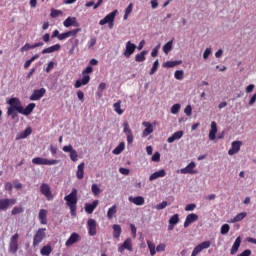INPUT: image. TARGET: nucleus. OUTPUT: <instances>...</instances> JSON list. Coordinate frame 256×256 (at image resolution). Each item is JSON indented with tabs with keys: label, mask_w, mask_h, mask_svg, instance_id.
<instances>
[{
	"label": "nucleus",
	"mask_w": 256,
	"mask_h": 256,
	"mask_svg": "<svg viewBox=\"0 0 256 256\" xmlns=\"http://www.w3.org/2000/svg\"><path fill=\"white\" fill-rule=\"evenodd\" d=\"M9 107H12L17 110L20 115H31L33 113V110L35 109L36 105L35 103L28 104L25 108H23V105H21V100L19 98H11L7 101Z\"/></svg>",
	"instance_id": "f257e3e1"
},
{
	"label": "nucleus",
	"mask_w": 256,
	"mask_h": 256,
	"mask_svg": "<svg viewBox=\"0 0 256 256\" xmlns=\"http://www.w3.org/2000/svg\"><path fill=\"white\" fill-rule=\"evenodd\" d=\"M66 205L69 206L70 215L72 217L77 216V189L73 188L71 193L64 197Z\"/></svg>",
	"instance_id": "f03ea898"
},
{
	"label": "nucleus",
	"mask_w": 256,
	"mask_h": 256,
	"mask_svg": "<svg viewBox=\"0 0 256 256\" xmlns=\"http://www.w3.org/2000/svg\"><path fill=\"white\" fill-rule=\"evenodd\" d=\"M89 73H93V67L91 65L87 66L85 70H83L82 79L76 80L74 84L75 89H79L80 87H83V85H88V83L91 81V76H89Z\"/></svg>",
	"instance_id": "7ed1b4c3"
},
{
	"label": "nucleus",
	"mask_w": 256,
	"mask_h": 256,
	"mask_svg": "<svg viewBox=\"0 0 256 256\" xmlns=\"http://www.w3.org/2000/svg\"><path fill=\"white\" fill-rule=\"evenodd\" d=\"M47 228H39L33 237V247H37L47 237Z\"/></svg>",
	"instance_id": "20e7f679"
},
{
	"label": "nucleus",
	"mask_w": 256,
	"mask_h": 256,
	"mask_svg": "<svg viewBox=\"0 0 256 256\" xmlns=\"http://www.w3.org/2000/svg\"><path fill=\"white\" fill-rule=\"evenodd\" d=\"M117 10L112 11L108 15H106L102 20L99 21V25H109V29H113V23L115 21V17H117Z\"/></svg>",
	"instance_id": "39448f33"
},
{
	"label": "nucleus",
	"mask_w": 256,
	"mask_h": 256,
	"mask_svg": "<svg viewBox=\"0 0 256 256\" xmlns=\"http://www.w3.org/2000/svg\"><path fill=\"white\" fill-rule=\"evenodd\" d=\"M8 251L12 254H15L17 251H19V234L16 233L10 238Z\"/></svg>",
	"instance_id": "423d86ee"
},
{
	"label": "nucleus",
	"mask_w": 256,
	"mask_h": 256,
	"mask_svg": "<svg viewBox=\"0 0 256 256\" xmlns=\"http://www.w3.org/2000/svg\"><path fill=\"white\" fill-rule=\"evenodd\" d=\"M33 165H57L59 160H49L47 158L36 157L32 159Z\"/></svg>",
	"instance_id": "0eeeda50"
},
{
	"label": "nucleus",
	"mask_w": 256,
	"mask_h": 256,
	"mask_svg": "<svg viewBox=\"0 0 256 256\" xmlns=\"http://www.w3.org/2000/svg\"><path fill=\"white\" fill-rule=\"evenodd\" d=\"M40 193L46 197L47 201H53V193L51 187L47 183H42L40 186Z\"/></svg>",
	"instance_id": "6e6552de"
},
{
	"label": "nucleus",
	"mask_w": 256,
	"mask_h": 256,
	"mask_svg": "<svg viewBox=\"0 0 256 256\" xmlns=\"http://www.w3.org/2000/svg\"><path fill=\"white\" fill-rule=\"evenodd\" d=\"M17 200L15 198L0 199V211H7L11 205H15Z\"/></svg>",
	"instance_id": "1a4fd4ad"
},
{
	"label": "nucleus",
	"mask_w": 256,
	"mask_h": 256,
	"mask_svg": "<svg viewBox=\"0 0 256 256\" xmlns=\"http://www.w3.org/2000/svg\"><path fill=\"white\" fill-rule=\"evenodd\" d=\"M209 247H211V241L201 242L193 249L191 256H197L203 249H209Z\"/></svg>",
	"instance_id": "9d476101"
},
{
	"label": "nucleus",
	"mask_w": 256,
	"mask_h": 256,
	"mask_svg": "<svg viewBox=\"0 0 256 256\" xmlns=\"http://www.w3.org/2000/svg\"><path fill=\"white\" fill-rule=\"evenodd\" d=\"M87 225H88V235H90V237H95V235H97V221H95V219H88L87 221Z\"/></svg>",
	"instance_id": "9b49d317"
},
{
	"label": "nucleus",
	"mask_w": 256,
	"mask_h": 256,
	"mask_svg": "<svg viewBox=\"0 0 256 256\" xmlns=\"http://www.w3.org/2000/svg\"><path fill=\"white\" fill-rule=\"evenodd\" d=\"M195 167V162H190L185 168L180 170V173H182V175H197V170H195Z\"/></svg>",
	"instance_id": "f8f14e48"
},
{
	"label": "nucleus",
	"mask_w": 256,
	"mask_h": 256,
	"mask_svg": "<svg viewBox=\"0 0 256 256\" xmlns=\"http://www.w3.org/2000/svg\"><path fill=\"white\" fill-rule=\"evenodd\" d=\"M47 90L45 88L36 89L30 96V101H39L42 97L45 96Z\"/></svg>",
	"instance_id": "ddd939ff"
},
{
	"label": "nucleus",
	"mask_w": 256,
	"mask_h": 256,
	"mask_svg": "<svg viewBox=\"0 0 256 256\" xmlns=\"http://www.w3.org/2000/svg\"><path fill=\"white\" fill-rule=\"evenodd\" d=\"M137 49V45H135L134 43H132L131 41H128L126 43V49L123 53L124 57H126L127 59H129V57H131L134 53L135 50Z\"/></svg>",
	"instance_id": "4468645a"
},
{
	"label": "nucleus",
	"mask_w": 256,
	"mask_h": 256,
	"mask_svg": "<svg viewBox=\"0 0 256 256\" xmlns=\"http://www.w3.org/2000/svg\"><path fill=\"white\" fill-rule=\"evenodd\" d=\"M125 250L133 251V241L131 238H127L122 245L118 247V252L123 253Z\"/></svg>",
	"instance_id": "2eb2a0df"
},
{
	"label": "nucleus",
	"mask_w": 256,
	"mask_h": 256,
	"mask_svg": "<svg viewBox=\"0 0 256 256\" xmlns=\"http://www.w3.org/2000/svg\"><path fill=\"white\" fill-rule=\"evenodd\" d=\"M80 239H81V236L77 234V232H73L65 242V245L66 247H71V245H75V243H78Z\"/></svg>",
	"instance_id": "dca6fc26"
},
{
	"label": "nucleus",
	"mask_w": 256,
	"mask_h": 256,
	"mask_svg": "<svg viewBox=\"0 0 256 256\" xmlns=\"http://www.w3.org/2000/svg\"><path fill=\"white\" fill-rule=\"evenodd\" d=\"M242 145H243V142L241 141L232 142L231 149L228 151V155H236V153H239V151H241Z\"/></svg>",
	"instance_id": "f3484780"
},
{
	"label": "nucleus",
	"mask_w": 256,
	"mask_h": 256,
	"mask_svg": "<svg viewBox=\"0 0 256 256\" xmlns=\"http://www.w3.org/2000/svg\"><path fill=\"white\" fill-rule=\"evenodd\" d=\"M199 219V216L195 213H191L189 214L186 219H185V222H184V227L185 229H187V227H189V225H191V223H195V221H198Z\"/></svg>",
	"instance_id": "a211bd4d"
},
{
	"label": "nucleus",
	"mask_w": 256,
	"mask_h": 256,
	"mask_svg": "<svg viewBox=\"0 0 256 256\" xmlns=\"http://www.w3.org/2000/svg\"><path fill=\"white\" fill-rule=\"evenodd\" d=\"M64 27H79V23H77V18L76 17H68L66 20L63 22Z\"/></svg>",
	"instance_id": "6ab92c4d"
},
{
	"label": "nucleus",
	"mask_w": 256,
	"mask_h": 256,
	"mask_svg": "<svg viewBox=\"0 0 256 256\" xmlns=\"http://www.w3.org/2000/svg\"><path fill=\"white\" fill-rule=\"evenodd\" d=\"M216 137H217V122L213 121V122H211L209 139H210V141H215Z\"/></svg>",
	"instance_id": "aec40b11"
},
{
	"label": "nucleus",
	"mask_w": 256,
	"mask_h": 256,
	"mask_svg": "<svg viewBox=\"0 0 256 256\" xmlns=\"http://www.w3.org/2000/svg\"><path fill=\"white\" fill-rule=\"evenodd\" d=\"M142 125H143V127H146L142 133L143 137H147V136L151 135V133H153V124H151L149 122H143Z\"/></svg>",
	"instance_id": "412c9836"
},
{
	"label": "nucleus",
	"mask_w": 256,
	"mask_h": 256,
	"mask_svg": "<svg viewBox=\"0 0 256 256\" xmlns=\"http://www.w3.org/2000/svg\"><path fill=\"white\" fill-rule=\"evenodd\" d=\"M129 201L130 203H134V205H137V206L145 205V198H143V196H136V197L130 196Z\"/></svg>",
	"instance_id": "4be33fe9"
},
{
	"label": "nucleus",
	"mask_w": 256,
	"mask_h": 256,
	"mask_svg": "<svg viewBox=\"0 0 256 256\" xmlns=\"http://www.w3.org/2000/svg\"><path fill=\"white\" fill-rule=\"evenodd\" d=\"M47 213H48L47 210L40 209L38 213V219L41 225H47Z\"/></svg>",
	"instance_id": "5701e85b"
},
{
	"label": "nucleus",
	"mask_w": 256,
	"mask_h": 256,
	"mask_svg": "<svg viewBox=\"0 0 256 256\" xmlns=\"http://www.w3.org/2000/svg\"><path fill=\"white\" fill-rule=\"evenodd\" d=\"M60 50H61V44H55L53 46L43 49L42 55H46L47 53H55L56 51H60Z\"/></svg>",
	"instance_id": "b1692460"
},
{
	"label": "nucleus",
	"mask_w": 256,
	"mask_h": 256,
	"mask_svg": "<svg viewBox=\"0 0 256 256\" xmlns=\"http://www.w3.org/2000/svg\"><path fill=\"white\" fill-rule=\"evenodd\" d=\"M97 205H99V200H94L92 202V204H86L85 205V211L86 213H88L89 215H91V213H93L95 211V209H97Z\"/></svg>",
	"instance_id": "393cba45"
},
{
	"label": "nucleus",
	"mask_w": 256,
	"mask_h": 256,
	"mask_svg": "<svg viewBox=\"0 0 256 256\" xmlns=\"http://www.w3.org/2000/svg\"><path fill=\"white\" fill-rule=\"evenodd\" d=\"M167 172L164 169L159 170L158 172H154L150 175L149 181H155V179H159V177H165Z\"/></svg>",
	"instance_id": "a878e982"
},
{
	"label": "nucleus",
	"mask_w": 256,
	"mask_h": 256,
	"mask_svg": "<svg viewBox=\"0 0 256 256\" xmlns=\"http://www.w3.org/2000/svg\"><path fill=\"white\" fill-rule=\"evenodd\" d=\"M76 177H77V179H83L85 177V163L84 162H82L78 165Z\"/></svg>",
	"instance_id": "bb28decb"
},
{
	"label": "nucleus",
	"mask_w": 256,
	"mask_h": 256,
	"mask_svg": "<svg viewBox=\"0 0 256 256\" xmlns=\"http://www.w3.org/2000/svg\"><path fill=\"white\" fill-rule=\"evenodd\" d=\"M31 133H33V129H31V127H28L22 133L17 135L16 140L19 141V139H27V137H29Z\"/></svg>",
	"instance_id": "cd10ccee"
},
{
	"label": "nucleus",
	"mask_w": 256,
	"mask_h": 256,
	"mask_svg": "<svg viewBox=\"0 0 256 256\" xmlns=\"http://www.w3.org/2000/svg\"><path fill=\"white\" fill-rule=\"evenodd\" d=\"M183 137V131H177L172 136H170L167 141L168 143H174V141H179Z\"/></svg>",
	"instance_id": "c85d7f7f"
},
{
	"label": "nucleus",
	"mask_w": 256,
	"mask_h": 256,
	"mask_svg": "<svg viewBox=\"0 0 256 256\" xmlns=\"http://www.w3.org/2000/svg\"><path fill=\"white\" fill-rule=\"evenodd\" d=\"M239 247H241V237H237L232 248H231V255H235V253H237V251H239Z\"/></svg>",
	"instance_id": "c756f323"
},
{
	"label": "nucleus",
	"mask_w": 256,
	"mask_h": 256,
	"mask_svg": "<svg viewBox=\"0 0 256 256\" xmlns=\"http://www.w3.org/2000/svg\"><path fill=\"white\" fill-rule=\"evenodd\" d=\"M112 228H113V238L114 239H119V237H121V233H122L121 225L114 224L112 226Z\"/></svg>",
	"instance_id": "7c9ffc66"
},
{
	"label": "nucleus",
	"mask_w": 256,
	"mask_h": 256,
	"mask_svg": "<svg viewBox=\"0 0 256 256\" xmlns=\"http://www.w3.org/2000/svg\"><path fill=\"white\" fill-rule=\"evenodd\" d=\"M246 217H247V212H241L237 214L233 219L228 221V223H239V221H243V219Z\"/></svg>",
	"instance_id": "2f4dec72"
},
{
	"label": "nucleus",
	"mask_w": 256,
	"mask_h": 256,
	"mask_svg": "<svg viewBox=\"0 0 256 256\" xmlns=\"http://www.w3.org/2000/svg\"><path fill=\"white\" fill-rule=\"evenodd\" d=\"M53 252L51 245H45L41 248L40 253L41 255L49 256Z\"/></svg>",
	"instance_id": "473e14b6"
},
{
	"label": "nucleus",
	"mask_w": 256,
	"mask_h": 256,
	"mask_svg": "<svg viewBox=\"0 0 256 256\" xmlns=\"http://www.w3.org/2000/svg\"><path fill=\"white\" fill-rule=\"evenodd\" d=\"M116 214H117V205H113L108 209L107 218L111 220L113 219V217H115Z\"/></svg>",
	"instance_id": "72a5a7b5"
},
{
	"label": "nucleus",
	"mask_w": 256,
	"mask_h": 256,
	"mask_svg": "<svg viewBox=\"0 0 256 256\" xmlns=\"http://www.w3.org/2000/svg\"><path fill=\"white\" fill-rule=\"evenodd\" d=\"M18 111H17V108H13L11 106L8 107V110H7V115L8 117H11V119H15L18 115Z\"/></svg>",
	"instance_id": "f704fd0d"
},
{
	"label": "nucleus",
	"mask_w": 256,
	"mask_h": 256,
	"mask_svg": "<svg viewBox=\"0 0 256 256\" xmlns=\"http://www.w3.org/2000/svg\"><path fill=\"white\" fill-rule=\"evenodd\" d=\"M147 246L150 251V255L154 256L157 253V248L155 247V243L151 242L150 240H147Z\"/></svg>",
	"instance_id": "c9c22d12"
},
{
	"label": "nucleus",
	"mask_w": 256,
	"mask_h": 256,
	"mask_svg": "<svg viewBox=\"0 0 256 256\" xmlns=\"http://www.w3.org/2000/svg\"><path fill=\"white\" fill-rule=\"evenodd\" d=\"M145 55H147V51L143 50L141 53L135 56V61L137 63H143V61L146 59Z\"/></svg>",
	"instance_id": "e433bc0d"
},
{
	"label": "nucleus",
	"mask_w": 256,
	"mask_h": 256,
	"mask_svg": "<svg viewBox=\"0 0 256 256\" xmlns=\"http://www.w3.org/2000/svg\"><path fill=\"white\" fill-rule=\"evenodd\" d=\"M125 149V143L121 142L113 151L114 155H121Z\"/></svg>",
	"instance_id": "4c0bfd02"
},
{
	"label": "nucleus",
	"mask_w": 256,
	"mask_h": 256,
	"mask_svg": "<svg viewBox=\"0 0 256 256\" xmlns=\"http://www.w3.org/2000/svg\"><path fill=\"white\" fill-rule=\"evenodd\" d=\"M113 108L115 113L118 115H123V109H121V100H118L116 103H114Z\"/></svg>",
	"instance_id": "58836bf2"
},
{
	"label": "nucleus",
	"mask_w": 256,
	"mask_h": 256,
	"mask_svg": "<svg viewBox=\"0 0 256 256\" xmlns=\"http://www.w3.org/2000/svg\"><path fill=\"white\" fill-rule=\"evenodd\" d=\"M173 49V41L170 40L168 41L164 46H163V52L168 55L169 52Z\"/></svg>",
	"instance_id": "ea45409f"
},
{
	"label": "nucleus",
	"mask_w": 256,
	"mask_h": 256,
	"mask_svg": "<svg viewBox=\"0 0 256 256\" xmlns=\"http://www.w3.org/2000/svg\"><path fill=\"white\" fill-rule=\"evenodd\" d=\"M130 13H133V3H130L128 7L125 9V14H124V21H127L129 19Z\"/></svg>",
	"instance_id": "a19ab883"
},
{
	"label": "nucleus",
	"mask_w": 256,
	"mask_h": 256,
	"mask_svg": "<svg viewBox=\"0 0 256 256\" xmlns=\"http://www.w3.org/2000/svg\"><path fill=\"white\" fill-rule=\"evenodd\" d=\"M177 65H181V61H167L164 64V67H167L168 69H171L173 67H177Z\"/></svg>",
	"instance_id": "79ce46f5"
},
{
	"label": "nucleus",
	"mask_w": 256,
	"mask_h": 256,
	"mask_svg": "<svg viewBox=\"0 0 256 256\" xmlns=\"http://www.w3.org/2000/svg\"><path fill=\"white\" fill-rule=\"evenodd\" d=\"M91 191H92V193H93V195H94L95 197H97L98 195L101 194V188H99V186H98L97 184H93V185L91 186Z\"/></svg>",
	"instance_id": "37998d69"
},
{
	"label": "nucleus",
	"mask_w": 256,
	"mask_h": 256,
	"mask_svg": "<svg viewBox=\"0 0 256 256\" xmlns=\"http://www.w3.org/2000/svg\"><path fill=\"white\" fill-rule=\"evenodd\" d=\"M230 229L231 227L229 226V224H223L220 229L221 235H227Z\"/></svg>",
	"instance_id": "c03bdc74"
},
{
	"label": "nucleus",
	"mask_w": 256,
	"mask_h": 256,
	"mask_svg": "<svg viewBox=\"0 0 256 256\" xmlns=\"http://www.w3.org/2000/svg\"><path fill=\"white\" fill-rule=\"evenodd\" d=\"M157 69H159V60H156L154 63H153V66L149 72V75H155V73H157Z\"/></svg>",
	"instance_id": "a18cd8bd"
},
{
	"label": "nucleus",
	"mask_w": 256,
	"mask_h": 256,
	"mask_svg": "<svg viewBox=\"0 0 256 256\" xmlns=\"http://www.w3.org/2000/svg\"><path fill=\"white\" fill-rule=\"evenodd\" d=\"M179 223V214H174L170 219H169V224L170 225H177Z\"/></svg>",
	"instance_id": "49530a36"
},
{
	"label": "nucleus",
	"mask_w": 256,
	"mask_h": 256,
	"mask_svg": "<svg viewBox=\"0 0 256 256\" xmlns=\"http://www.w3.org/2000/svg\"><path fill=\"white\" fill-rule=\"evenodd\" d=\"M24 211L25 209H23V207L15 206L11 211V215H20V213H23Z\"/></svg>",
	"instance_id": "de8ad7c7"
},
{
	"label": "nucleus",
	"mask_w": 256,
	"mask_h": 256,
	"mask_svg": "<svg viewBox=\"0 0 256 256\" xmlns=\"http://www.w3.org/2000/svg\"><path fill=\"white\" fill-rule=\"evenodd\" d=\"M67 33H68V37H77V34L81 33V28H76L74 30H70Z\"/></svg>",
	"instance_id": "09e8293b"
},
{
	"label": "nucleus",
	"mask_w": 256,
	"mask_h": 256,
	"mask_svg": "<svg viewBox=\"0 0 256 256\" xmlns=\"http://www.w3.org/2000/svg\"><path fill=\"white\" fill-rule=\"evenodd\" d=\"M70 159L74 163L79 159V154H77V150L74 149L73 151L70 152Z\"/></svg>",
	"instance_id": "8fccbe9b"
},
{
	"label": "nucleus",
	"mask_w": 256,
	"mask_h": 256,
	"mask_svg": "<svg viewBox=\"0 0 256 256\" xmlns=\"http://www.w3.org/2000/svg\"><path fill=\"white\" fill-rule=\"evenodd\" d=\"M181 109V104H174L172 107H171V113L173 115H177V113H179Z\"/></svg>",
	"instance_id": "3c124183"
},
{
	"label": "nucleus",
	"mask_w": 256,
	"mask_h": 256,
	"mask_svg": "<svg viewBox=\"0 0 256 256\" xmlns=\"http://www.w3.org/2000/svg\"><path fill=\"white\" fill-rule=\"evenodd\" d=\"M59 15H63V12L61 10H55V9H51V13L50 16L55 19V17H59Z\"/></svg>",
	"instance_id": "603ef678"
},
{
	"label": "nucleus",
	"mask_w": 256,
	"mask_h": 256,
	"mask_svg": "<svg viewBox=\"0 0 256 256\" xmlns=\"http://www.w3.org/2000/svg\"><path fill=\"white\" fill-rule=\"evenodd\" d=\"M123 127H124V133H125V135H129V134L133 133V132L131 131V128H129V122L124 121Z\"/></svg>",
	"instance_id": "864d4df0"
},
{
	"label": "nucleus",
	"mask_w": 256,
	"mask_h": 256,
	"mask_svg": "<svg viewBox=\"0 0 256 256\" xmlns=\"http://www.w3.org/2000/svg\"><path fill=\"white\" fill-rule=\"evenodd\" d=\"M175 79L181 81L183 79V70H176L174 73Z\"/></svg>",
	"instance_id": "5fc2aeb1"
},
{
	"label": "nucleus",
	"mask_w": 256,
	"mask_h": 256,
	"mask_svg": "<svg viewBox=\"0 0 256 256\" xmlns=\"http://www.w3.org/2000/svg\"><path fill=\"white\" fill-rule=\"evenodd\" d=\"M95 45H97V38L92 37L88 42V47H89V49H93V47H95Z\"/></svg>",
	"instance_id": "6e6d98bb"
},
{
	"label": "nucleus",
	"mask_w": 256,
	"mask_h": 256,
	"mask_svg": "<svg viewBox=\"0 0 256 256\" xmlns=\"http://www.w3.org/2000/svg\"><path fill=\"white\" fill-rule=\"evenodd\" d=\"M54 67H55V62L50 61L47 65V67L45 68V72L51 73V70L54 69Z\"/></svg>",
	"instance_id": "4d7b16f0"
},
{
	"label": "nucleus",
	"mask_w": 256,
	"mask_h": 256,
	"mask_svg": "<svg viewBox=\"0 0 256 256\" xmlns=\"http://www.w3.org/2000/svg\"><path fill=\"white\" fill-rule=\"evenodd\" d=\"M30 49H34L33 45L26 43L21 49V53H25V51H29Z\"/></svg>",
	"instance_id": "13d9d810"
},
{
	"label": "nucleus",
	"mask_w": 256,
	"mask_h": 256,
	"mask_svg": "<svg viewBox=\"0 0 256 256\" xmlns=\"http://www.w3.org/2000/svg\"><path fill=\"white\" fill-rule=\"evenodd\" d=\"M152 161H154V163H159V161H161V154H159V152H155L152 156Z\"/></svg>",
	"instance_id": "bf43d9fd"
},
{
	"label": "nucleus",
	"mask_w": 256,
	"mask_h": 256,
	"mask_svg": "<svg viewBox=\"0 0 256 256\" xmlns=\"http://www.w3.org/2000/svg\"><path fill=\"white\" fill-rule=\"evenodd\" d=\"M167 207V201H163L160 204H157L155 206V209H157V211H161V209H165Z\"/></svg>",
	"instance_id": "052dcab7"
},
{
	"label": "nucleus",
	"mask_w": 256,
	"mask_h": 256,
	"mask_svg": "<svg viewBox=\"0 0 256 256\" xmlns=\"http://www.w3.org/2000/svg\"><path fill=\"white\" fill-rule=\"evenodd\" d=\"M197 209V204H188L185 206V211H195Z\"/></svg>",
	"instance_id": "680f3d73"
},
{
	"label": "nucleus",
	"mask_w": 256,
	"mask_h": 256,
	"mask_svg": "<svg viewBox=\"0 0 256 256\" xmlns=\"http://www.w3.org/2000/svg\"><path fill=\"white\" fill-rule=\"evenodd\" d=\"M166 247H167V245H165V244H159L157 247H156V251H157V253H163V251H165V249H166Z\"/></svg>",
	"instance_id": "e2e57ef3"
},
{
	"label": "nucleus",
	"mask_w": 256,
	"mask_h": 256,
	"mask_svg": "<svg viewBox=\"0 0 256 256\" xmlns=\"http://www.w3.org/2000/svg\"><path fill=\"white\" fill-rule=\"evenodd\" d=\"M193 112V108L191 105L186 106L184 109V113L187 115V117H191V113Z\"/></svg>",
	"instance_id": "0e129e2a"
},
{
	"label": "nucleus",
	"mask_w": 256,
	"mask_h": 256,
	"mask_svg": "<svg viewBox=\"0 0 256 256\" xmlns=\"http://www.w3.org/2000/svg\"><path fill=\"white\" fill-rule=\"evenodd\" d=\"M73 150L74 149L72 145H67L62 148V151H64V153H71Z\"/></svg>",
	"instance_id": "69168bd1"
},
{
	"label": "nucleus",
	"mask_w": 256,
	"mask_h": 256,
	"mask_svg": "<svg viewBox=\"0 0 256 256\" xmlns=\"http://www.w3.org/2000/svg\"><path fill=\"white\" fill-rule=\"evenodd\" d=\"M209 55H211V48H206L203 53V59H209Z\"/></svg>",
	"instance_id": "338daca9"
},
{
	"label": "nucleus",
	"mask_w": 256,
	"mask_h": 256,
	"mask_svg": "<svg viewBox=\"0 0 256 256\" xmlns=\"http://www.w3.org/2000/svg\"><path fill=\"white\" fill-rule=\"evenodd\" d=\"M238 256H251V250L247 249L240 253Z\"/></svg>",
	"instance_id": "774afa93"
}]
</instances>
